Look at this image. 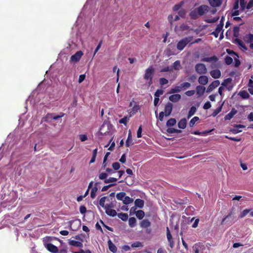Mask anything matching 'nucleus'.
I'll return each mask as SVG.
<instances>
[{"instance_id": "f257e3e1", "label": "nucleus", "mask_w": 253, "mask_h": 253, "mask_svg": "<svg viewBox=\"0 0 253 253\" xmlns=\"http://www.w3.org/2000/svg\"><path fill=\"white\" fill-rule=\"evenodd\" d=\"M209 10L210 7L209 6L205 4H202L191 10L189 13V16L191 19L196 20L199 17H201L207 13Z\"/></svg>"}, {"instance_id": "f03ea898", "label": "nucleus", "mask_w": 253, "mask_h": 253, "mask_svg": "<svg viewBox=\"0 0 253 253\" xmlns=\"http://www.w3.org/2000/svg\"><path fill=\"white\" fill-rule=\"evenodd\" d=\"M193 37L189 36L180 40L176 45L177 50L179 51L182 50L189 43L193 41Z\"/></svg>"}, {"instance_id": "7ed1b4c3", "label": "nucleus", "mask_w": 253, "mask_h": 253, "mask_svg": "<svg viewBox=\"0 0 253 253\" xmlns=\"http://www.w3.org/2000/svg\"><path fill=\"white\" fill-rule=\"evenodd\" d=\"M155 72L154 69L152 66H150L147 69H146L145 74L144 75V79L145 80H148V84L150 85L152 84V79L153 77V75Z\"/></svg>"}, {"instance_id": "20e7f679", "label": "nucleus", "mask_w": 253, "mask_h": 253, "mask_svg": "<svg viewBox=\"0 0 253 253\" xmlns=\"http://www.w3.org/2000/svg\"><path fill=\"white\" fill-rule=\"evenodd\" d=\"M234 210L232 209L229 211L228 214L222 219L221 225L227 224L229 226L231 225L234 223Z\"/></svg>"}, {"instance_id": "39448f33", "label": "nucleus", "mask_w": 253, "mask_h": 253, "mask_svg": "<svg viewBox=\"0 0 253 253\" xmlns=\"http://www.w3.org/2000/svg\"><path fill=\"white\" fill-rule=\"evenodd\" d=\"M218 58L217 56L213 55L210 57H205L201 59V61L203 62H211L213 61V62L211 63V68H215L217 67L218 65L217 64V61H218Z\"/></svg>"}, {"instance_id": "423d86ee", "label": "nucleus", "mask_w": 253, "mask_h": 253, "mask_svg": "<svg viewBox=\"0 0 253 253\" xmlns=\"http://www.w3.org/2000/svg\"><path fill=\"white\" fill-rule=\"evenodd\" d=\"M195 68L199 74H205L207 73V69L204 64L198 63L195 65Z\"/></svg>"}, {"instance_id": "0eeeda50", "label": "nucleus", "mask_w": 253, "mask_h": 253, "mask_svg": "<svg viewBox=\"0 0 253 253\" xmlns=\"http://www.w3.org/2000/svg\"><path fill=\"white\" fill-rule=\"evenodd\" d=\"M83 55V53L82 51L80 50L77 51L75 54L71 56L70 58V62H77L79 61Z\"/></svg>"}, {"instance_id": "6e6552de", "label": "nucleus", "mask_w": 253, "mask_h": 253, "mask_svg": "<svg viewBox=\"0 0 253 253\" xmlns=\"http://www.w3.org/2000/svg\"><path fill=\"white\" fill-rule=\"evenodd\" d=\"M172 108L173 105L171 103L168 102L166 104L164 109V113L166 117H168L170 115L172 110Z\"/></svg>"}, {"instance_id": "1a4fd4ad", "label": "nucleus", "mask_w": 253, "mask_h": 253, "mask_svg": "<svg viewBox=\"0 0 253 253\" xmlns=\"http://www.w3.org/2000/svg\"><path fill=\"white\" fill-rule=\"evenodd\" d=\"M220 84V82L218 80H215L213 81L208 86L207 92H210L215 88L217 87Z\"/></svg>"}, {"instance_id": "9d476101", "label": "nucleus", "mask_w": 253, "mask_h": 253, "mask_svg": "<svg viewBox=\"0 0 253 253\" xmlns=\"http://www.w3.org/2000/svg\"><path fill=\"white\" fill-rule=\"evenodd\" d=\"M46 248L48 251L52 253H58V248L51 243H48L46 245Z\"/></svg>"}, {"instance_id": "9b49d317", "label": "nucleus", "mask_w": 253, "mask_h": 253, "mask_svg": "<svg viewBox=\"0 0 253 253\" xmlns=\"http://www.w3.org/2000/svg\"><path fill=\"white\" fill-rule=\"evenodd\" d=\"M223 27V23H219L218 24L215 31L211 33V35H213L215 38H217L218 37L219 33L222 31Z\"/></svg>"}, {"instance_id": "f8f14e48", "label": "nucleus", "mask_w": 253, "mask_h": 253, "mask_svg": "<svg viewBox=\"0 0 253 253\" xmlns=\"http://www.w3.org/2000/svg\"><path fill=\"white\" fill-rule=\"evenodd\" d=\"M210 5L213 7H219L222 2V0H208Z\"/></svg>"}, {"instance_id": "ddd939ff", "label": "nucleus", "mask_w": 253, "mask_h": 253, "mask_svg": "<svg viewBox=\"0 0 253 253\" xmlns=\"http://www.w3.org/2000/svg\"><path fill=\"white\" fill-rule=\"evenodd\" d=\"M133 144L132 139L131 132L130 130H129L127 139L126 141V146L128 147L132 146Z\"/></svg>"}, {"instance_id": "4468645a", "label": "nucleus", "mask_w": 253, "mask_h": 253, "mask_svg": "<svg viewBox=\"0 0 253 253\" xmlns=\"http://www.w3.org/2000/svg\"><path fill=\"white\" fill-rule=\"evenodd\" d=\"M210 75L214 79H218L221 76V72L219 70L215 69L210 72Z\"/></svg>"}, {"instance_id": "2eb2a0df", "label": "nucleus", "mask_w": 253, "mask_h": 253, "mask_svg": "<svg viewBox=\"0 0 253 253\" xmlns=\"http://www.w3.org/2000/svg\"><path fill=\"white\" fill-rule=\"evenodd\" d=\"M181 95L179 94H172L169 96V101L172 102H177L181 99Z\"/></svg>"}, {"instance_id": "dca6fc26", "label": "nucleus", "mask_w": 253, "mask_h": 253, "mask_svg": "<svg viewBox=\"0 0 253 253\" xmlns=\"http://www.w3.org/2000/svg\"><path fill=\"white\" fill-rule=\"evenodd\" d=\"M167 236L168 240L169 242V243L170 247L171 248H173V241L172 240V235L170 234V232L169 227H167Z\"/></svg>"}, {"instance_id": "f3484780", "label": "nucleus", "mask_w": 253, "mask_h": 253, "mask_svg": "<svg viewBox=\"0 0 253 253\" xmlns=\"http://www.w3.org/2000/svg\"><path fill=\"white\" fill-rule=\"evenodd\" d=\"M237 113V110H236L235 108L232 109L231 111L225 116V120H231Z\"/></svg>"}, {"instance_id": "a211bd4d", "label": "nucleus", "mask_w": 253, "mask_h": 253, "mask_svg": "<svg viewBox=\"0 0 253 253\" xmlns=\"http://www.w3.org/2000/svg\"><path fill=\"white\" fill-rule=\"evenodd\" d=\"M69 244L71 246L76 247L82 248L83 247V244L82 243L74 240H70L69 242Z\"/></svg>"}, {"instance_id": "6ab92c4d", "label": "nucleus", "mask_w": 253, "mask_h": 253, "mask_svg": "<svg viewBox=\"0 0 253 253\" xmlns=\"http://www.w3.org/2000/svg\"><path fill=\"white\" fill-rule=\"evenodd\" d=\"M198 82L202 85H206L208 82V78L206 76H201L199 78Z\"/></svg>"}, {"instance_id": "aec40b11", "label": "nucleus", "mask_w": 253, "mask_h": 253, "mask_svg": "<svg viewBox=\"0 0 253 253\" xmlns=\"http://www.w3.org/2000/svg\"><path fill=\"white\" fill-rule=\"evenodd\" d=\"M108 243L110 251L113 253H116L117 251V248L116 246L110 240H109Z\"/></svg>"}, {"instance_id": "412c9836", "label": "nucleus", "mask_w": 253, "mask_h": 253, "mask_svg": "<svg viewBox=\"0 0 253 253\" xmlns=\"http://www.w3.org/2000/svg\"><path fill=\"white\" fill-rule=\"evenodd\" d=\"M186 120L185 118L181 119L178 123V126L179 128L184 129L186 126Z\"/></svg>"}, {"instance_id": "4be33fe9", "label": "nucleus", "mask_w": 253, "mask_h": 253, "mask_svg": "<svg viewBox=\"0 0 253 253\" xmlns=\"http://www.w3.org/2000/svg\"><path fill=\"white\" fill-rule=\"evenodd\" d=\"M181 66L180 64V61L179 60H176L175 61L172 65V67L171 68L174 69V70H179L180 69H181Z\"/></svg>"}, {"instance_id": "5701e85b", "label": "nucleus", "mask_w": 253, "mask_h": 253, "mask_svg": "<svg viewBox=\"0 0 253 253\" xmlns=\"http://www.w3.org/2000/svg\"><path fill=\"white\" fill-rule=\"evenodd\" d=\"M105 210L106 213L110 216L114 217L118 214L116 211L114 209H107Z\"/></svg>"}, {"instance_id": "b1692460", "label": "nucleus", "mask_w": 253, "mask_h": 253, "mask_svg": "<svg viewBox=\"0 0 253 253\" xmlns=\"http://www.w3.org/2000/svg\"><path fill=\"white\" fill-rule=\"evenodd\" d=\"M140 109V106L138 104H137L136 103H135V105L132 107L131 110L129 112L130 117L132 115H134Z\"/></svg>"}, {"instance_id": "393cba45", "label": "nucleus", "mask_w": 253, "mask_h": 253, "mask_svg": "<svg viewBox=\"0 0 253 253\" xmlns=\"http://www.w3.org/2000/svg\"><path fill=\"white\" fill-rule=\"evenodd\" d=\"M135 206L139 208H142L144 207V202L140 199H136L134 201Z\"/></svg>"}, {"instance_id": "a878e982", "label": "nucleus", "mask_w": 253, "mask_h": 253, "mask_svg": "<svg viewBox=\"0 0 253 253\" xmlns=\"http://www.w3.org/2000/svg\"><path fill=\"white\" fill-rule=\"evenodd\" d=\"M205 89H206V88L203 86H201V85L197 86L196 87L197 94L200 96L202 95L204 93Z\"/></svg>"}, {"instance_id": "bb28decb", "label": "nucleus", "mask_w": 253, "mask_h": 253, "mask_svg": "<svg viewBox=\"0 0 253 253\" xmlns=\"http://www.w3.org/2000/svg\"><path fill=\"white\" fill-rule=\"evenodd\" d=\"M238 95L243 99H247L250 97V94L246 90H242L239 92Z\"/></svg>"}, {"instance_id": "cd10ccee", "label": "nucleus", "mask_w": 253, "mask_h": 253, "mask_svg": "<svg viewBox=\"0 0 253 253\" xmlns=\"http://www.w3.org/2000/svg\"><path fill=\"white\" fill-rule=\"evenodd\" d=\"M176 124V120L174 118H170L168 120L166 126L167 127H171L175 125Z\"/></svg>"}, {"instance_id": "c85d7f7f", "label": "nucleus", "mask_w": 253, "mask_h": 253, "mask_svg": "<svg viewBox=\"0 0 253 253\" xmlns=\"http://www.w3.org/2000/svg\"><path fill=\"white\" fill-rule=\"evenodd\" d=\"M213 129L210 130H205L204 131L200 132L199 130H196L194 132H193L192 133L195 134V135H202V136H205L207 135L208 133L211 132Z\"/></svg>"}, {"instance_id": "c756f323", "label": "nucleus", "mask_w": 253, "mask_h": 253, "mask_svg": "<svg viewBox=\"0 0 253 253\" xmlns=\"http://www.w3.org/2000/svg\"><path fill=\"white\" fill-rule=\"evenodd\" d=\"M235 41L236 43L239 45L241 48H243L244 50H247V48L246 47L245 43L241 40L239 39H236Z\"/></svg>"}, {"instance_id": "7c9ffc66", "label": "nucleus", "mask_w": 253, "mask_h": 253, "mask_svg": "<svg viewBox=\"0 0 253 253\" xmlns=\"http://www.w3.org/2000/svg\"><path fill=\"white\" fill-rule=\"evenodd\" d=\"M151 225V222L148 219H144L140 223V226L142 228H147Z\"/></svg>"}, {"instance_id": "2f4dec72", "label": "nucleus", "mask_w": 253, "mask_h": 253, "mask_svg": "<svg viewBox=\"0 0 253 253\" xmlns=\"http://www.w3.org/2000/svg\"><path fill=\"white\" fill-rule=\"evenodd\" d=\"M118 217L121 219L123 221H126L128 219V214L126 213H119L117 214Z\"/></svg>"}, {"instance_id": "473e14b6", "label": "nucleus", "mask_w": 253, "mask_h": 253, "mask_svg": "<svg viewBox=\"0 0 253 253\" xmlns=\"http://www.w3.org/2000/svg\"><path fill=\"white\" fill-rule=\"evenodd\" d=\"M181 91V88L180 86H175L173 88H172L169 91L168 93L172 94L175 93L179 92Z\"/></svg>"}, {"instance_id": "72a5a7b5", "label": "nucleus", "mask_w": 253, "mask_h": 253, "mask_svg": "<svg viewBox=\"0 0 253 253\" xmlns=\"http://www.w3.org/2000/svg\"><path fill=\"white\" fill-rule=\"evenodd\" d=\"M136 220L134 217H130L128 219V224L130 227H134L136 225Z\"/></svg>"}, {"instance_id": "f704fd0d", "label": "nucleus", "mask_w": 253, "mask_h": 253, "mask_svg": "<svg viewBox=\"0 0 253 253\" xmlns=\"http://www.w3.org/2000/svg\"><path fill=\"white\" fill-rule=\"evenodd\" d=\"M248 91L249 92L253 95V81L252 79H250L248 84Z\"/></svg>"}, {"instance_id": "c9c22d12", "label": "nucleus", "mask_w": 253, "mask_h": 253, "mask_svg": "<svg viewBox=\"0 0 253 253\" xmlns=\"http://www.w3.org/2000/svg\"><path fill=\"white\" fill-rule=\"evenodd\" d=\"M133 201V200L132 198H130L128 196H125V197L123 201V202L125 205H128V204L132 203Z\"/></svg>"}, {"instance_id": "e433bc0d", "label": "nucleus", "mask_w": 253, "mask_h": 253, "mask_svg": "<svg viewBox=\"0 0 253 253\" xmlns=\"http://www.w3.org/2000/svg\"><path fill=\"white\" fill-rule=\"evenodd\" d=\"M197 110L196 107L195 106H192L191 107L190 110L189 111L188 114V119H189L194 114L196 113Z\"/></svg>"}, {"instance_id": "4c0bfd02", "label": "nucleus", "mask_w": 253, "mask_h": 253, "mask_svg": "<svg viewBox=\"0 0 253 253\" xmlns=\"http://www.w3.org/2000/svg\"><path fill=\"white\" fill-rule=\"evenodd\" d=\"M167 132L169 133H180L181 132V130L169 127V128L167 129Z\"/></svg>"}, {"instance_id": "58836bf2", "label": "nucleus", "mask_w": 253, "mask_h": 253, "mask_svg": "<svg viewBox=\"0 0 253 253\" xmlns=\"http://www.w3.org/2000/svg\"><path fill=\"white\" fill-rule=\"evenodd\" d=\"M126 193L124 192L118 193L116 195V198L118 200L123 201Z\"/></svg>"}, {"instance_id": "ea45409f", "label": "nucleus", "mask_w": 253, "mask_h": 253, "mask_svg": "<svg viewBox=\"0 0 253 253\" xmlns=\"http://www.w3.org/2000/svg\"><path fill=\"white\" fill-rule=\"evenodd\" d=\"M244 40L248 42H253V34L246 35L244 37Z\"/></svg>"}, {"instance_id": "a19ab883", "label": "nucleus", "mask_w": 253, "mask_h": 253, "mask_svg": "<svg viewBox=\"0 0 253 253\" xmlns=\"http://www.w3.org/2000/svg\"><path fill=\"white\" fill-rule=\"evenodd\" d=\"M144 215V212L142 210L137 211L136 212V216L139 219H142Z\"/></svg>"}, {"instance_id": "79ce46f5", "label": "nucleus", "mask_w": 253, "mask_h": 253, "mask_svg": "<svg viewBox=\"0 0 253 253\" xmlns=\"http://www.w3.org/2000/svg\"><path fill=\"white\" fill-rule=\"evenodd\" d=\"M180 88L186 89L191 86V84L188 82H184L180 84Z\"/></svg>"}, {"instance_id": "37998d69", "label": "nucleus", "mask_w": 253, "mask_h": 253, "mask_svg": "<svg viewBox=\"0 0 253 253\" xmlns=\"http://www.w3.org/2000/svg\"><path fill=\"white\" fill-rule=\"evenodd\" d=\"M98 190V188L97 187L94 186L91 189L90 193V197L92 199H94L96 196V193Z\"/></svg>"}, {"instance_id": "c03bdc74", "label": "nucleus", "mask_w": 253, "mask_h": 253, "mask_svg": "<svg viewBox=\"0 0 253 253\" xmlns=\"http://www.w3.org/2000/svg\"><path fill=\"white\" fill-rule=\"evenodd\" d=\"M107 198V197H102L99 201V205L102 207V208H103L104 209L105 208V207L106 206V205H105V201H106V199Z\"/></svg>"}, {"instance_id": "a18cd8bd", "label": "nucleus", "mask_w": 253, "mask_h": 253, "mask_svg": "<svg viewBox=\"0 0 253 253\" xmlns=\"http://www.w3.org/2000/svg\"><path fill=\"white\" fill-rule=\"evenodd\" d=\"M199 120L198 117H193L189 122V126L190 127H192L195 125V123Z\"/></svg>"}, {"instance_id": "49530a36", "label": "nucleus", "mask_w": 253, "mask_h": 253, "mask_svg": "<svg viewBox=\"0 0 253 253\" xmlns=\"http://www.w3.org/2000/svg\"><path fill=\"white\" fill-rule=\"evenodd\" d=\"M131 247L134 248H139V247H143V244L139 241H136L134 243H133L131 245Z\"/></svg>"}, {"instance_id": "de8ad7c7", "label": "nucleus", "mask_w": 253, "mask_h": 253, "mask_svg": "<svg viewBox=\"0 0 253 253\" xmlns=\"http://www.w3.org/2000/svg\"><path fill=\"white\" fill-rule=\"evenodd\" d=\"M117 181V179L114 177H109L108 179L104 180V182L105 183H113Z\"/></svg>"}, {"instance_id": "09e8293b", "label": "nucleus", "mask_w": 253, "mask_h": 253, "mask_svg": "<svg viewBox=\"0 0 253 253\" xmlns=\"http://www.w3.org/2000/svg\"><path fill=\"white\" fill-rule=\"evenodd\" d=\"M251 209H245L242 211L240 215V218H243L245 217L248 213L251 211Z\"/></svg>"}, {"instance_id": "8fccbe9b", "label": "nucleus", "mask_w": 253, "mask_h": 253, "mask_svg": "<svg viewBox=\"0 0 253 253\" xmlns=\"http://www.w3.org/2000/svg\"><path fill=\"white\" fill-rule=\"evenodd\" d=\"M233 62V59L232 57L229 56H226L225 58V63L229 65H230Z\"/></svg>"}, {"instance_id": "3c124183", "label": "nucleus", "mask_w": 253, "mask_h": 253, "mask_svg": "<svg viewBox=\"0 0 253 253\" xmlns=\"http://www.w3.org/2000/svg\"><path fill=\"white\" fill-rule=\"evenodd\" d=\"M159 82H160V84L161 85H164L165 84H166L168 83L169 81L168 80L166 79V78H161L159 79Z\"/></svg>"}, {"instance_id": "603ef678", "label": "nucleus", "mask_w": 253, "mask_h": 253, "mask_svg": "<svg viewBox=\"0 0 253 253\" xmlns=\"http://www.w3.org/2000/svg\"><path fill=\"white\" fill-rule=\"evenodd\" d=\"M116 185V184H115V183H112V184H110L108 185L104 186L102 187L101 191L103 192L106 191L108 190L109 188H110L112 186H114Z\"/></svg>"}, {"instance_id": "864d4df0", "label": "nucleus", "mask_w": 253, "mask_h": 253, "mask_svg": "<svg viewBox=\"0 0 253 253\" xmlns=\"http://www.w3.org/2000/svg\"><path fill=\"white\" fill-rule=\"evenodd\" d=\"M164 93V91L162 89H157L155 92L154 96L155 97L159 98V96Z\"/></svg>"}, {"instance_id": "5fc2aeb1", "label": "nucleus", "mask_w": 253, "mask_h": 253, "mask_svg": "<svg viewBox=\"0 0 253 253\" xmlns=\"http://www.w3.org/2000/svg\"><path fill=\"white\" fill-rule=\"evenodd\" d=\"M222 109V105L218 107L217 108H216L215 110H214L212 116H216L221 111Z\"/></svg>"}, {"instance_id": "6e6d98bb", "label": "nucleus", "mask_w": 253, "mask_h": 253, "mask_svg": "<svg viewBox=\"0 0 253 253\" xmlns=\"http://www.w3.org/2000/svg\"><path fill=\"white\" fill-rule=\"evenodd\" d=\"M107 176H108V174L106 173H105V172L101 173L98 176L99 178L101 180L106 179V178L107 177Z\"/></svg>"}, {"instance_id": "4d7b16f0", "label": "nucleus", "mask_w": 253, "mask_h": 253, "mask_svg": "<svg viewBox=\"0 0 253 253\" xmlns=\"http://www.w3.org/2000/svg\"><path fill=\"white\" fill-rule=\"evenodd\" d=\"M112 167L115 170H118L120 168V165L118 162H115L112 164Z\"/></svg>"}, {"instance_id": "13d9d810", "label": "nucleus", "mask_w": 253, "mask_h": 253, "mask_svg": "<svg viewBox=\"0 0 253 253\" xmlns=\"http://www.w3.org/2000/svg\"><path fill=\"white\" fill-rule=\"evenodd\" d=\"M189 27L188 25H186L184 24H182L179 26V29L181 31L187 30L189 29Z\"/></svg>"}, {"instance_id": "bf43d9fd", "label": "nucleus", "mask_w": 253, "mask_h": 253, "mask_svg": "<svg viewBox=\"0 0 253 253\" xmlns=\"http://www.w3.org/2000/svg\"><path fill=\"white\" fill-rule=\"evenodd\" d=\"M127 122H128V119L126 117H124V118H123L122 119H121L119 120V123L120 124H123L125 125H126Z\"/></svg>"}, {"instance_id": "052dcab7", "label": "nucleus", "mask_w": 253, "mask_h": 253, "mask_svg": "<svg viewBox=\"0 0 253 253\" xmlns=\"http://www.w3.org/2000/svg\"><path fill=\"white\" fill-rule=\"evenodd\" d=\"M231 131L234 134H236L241 132V130H239L236 125L233 128L231 129Z\"/></svg>"}, {"instance_id": "680f3d73", "label": "nucleus", "mask_w": 253, "mask_h": 253, "mask_svg": "<svg viewBox=\"0 0 253 253\" xmlns=\"http://www.w3.org/2000/svg\"><path fill=\"white\" fill-rule=\"evenodd\" d=\"M172 71V69L169 68V66L165 67V68L162 69L160 71L161 72H171Z\"/></svg>"}, {"instance_id": "e2e57ef3", "label": "nucleus", "mask_w": 253, "mask_h": 253, "mask_svg": "<svg viewBox=\"0 0 253 253\" xmlns=\"http://www.w3.org/2000/svg\"><path fill=\"white\" fill-rule=\"evenodd\" d=\"M226 52H227V53H228L229 54L231 55H236L238 58H239V56L238 55L237 53H236V52H235L233 50H232L231 49H226Z\"/></svg>"}, {"instance_id": "0e129e2a", "label": "nucleus", "mask_w": 253, "mask_h": 253, "mask_svg": "<svg viewBox=\"0 0 253 253\" xmlns=\"http://www.w3.org/2000/svg\"><path fill=\"white\" fill-rule=\"evenodd\" d=\"M195 93V90H188L185 92V94L188 96H193Z\"/></svg>"}, {"instance_id": "69168bd1", "label": "nucleus", "mask_w": 253, "mask_h": 253, "mask_svg": "<svg viewBox=\"0 0 253 253\" xmlns=\"http://www.w3.org/2000/svg\"><path fill=\"white\" fill-rule=\"evenodd\" d=\"M211 107V104L209 101H207L205 103L203 108L205 110L210 109Z\"/></svg>"}, {"instance_id": "338daca9", "label": "nucleus", "mask_w": 253, "mask_h": 253, "mask_svg": "<svg viewBox=\"0 0 253 253\" xmlns=\"http://www.w3.org/2000/svg\"><path fill=\"white\" fill-rule=\"evenodd\" d=\"M232 79L230 78H227L224 80L223 82L222 83L221 85L223 86H226L228 83L231 82Z\"/></svg>"}, {"instance_id": "774afa93", "label": "nucleus", "mask_w": 253, "mask_h": 253, "mask_svg": "<svg viewBox=\"0 0 253 253\" xmlns=\"http://www.w3.org/2000/svg\"><path fill=\"white\" fill-rule=\"evenodd\" d=\"M73 253H91V252L89 250L84 251L83 249H81L79 252H73Z\"/></svg>"}]
</instances>
